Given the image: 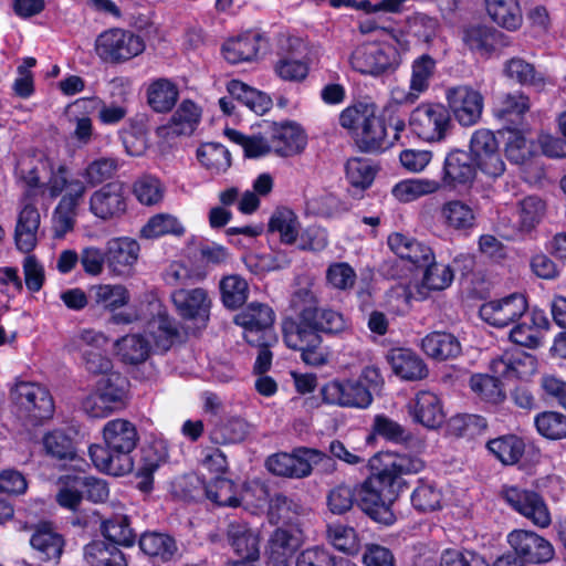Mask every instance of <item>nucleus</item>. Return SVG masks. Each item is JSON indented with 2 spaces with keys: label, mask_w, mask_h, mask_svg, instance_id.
<instances>
[{
  "label": "nucleus",
  "mask_w": 566,
  "mask_h": 566,
  "mask_svg": "<svg viewBox=\"0 0 566 566\" xmlns=\"http://www.w3.org/2000/svg\"><path fill=\"white\" fill-rule=\"evenodd\" d=\"M30 545L39 560L49 566H56L63 554L65 539L50 524L44 523L34 528Z\"/></svg>",
  "instance_id": "4be33fe9"
},
{
  "label": "nucleus",
  "mask_w": 566,
  "mask_h": 566,
  "mask_svg": "<svg viewBox=\"0 0 566 566\" xmlns=\"http://www.w3.org/2000/svg\"><path fill=\"white\" fill-rule=\"evenodd\" d=\"M206 496L220 507H238L241 505L235 484L227 478L216 476L205 486Z\"/></svg>",
  "instance_id": "5fc2aeb1"
},
{
  "label": "nucleus",
  "mask_w": 566,
  "mask_h": 566,
  "mask_svg": "<svg viewBox=\"0 0 566 566\" xmlns=\"http://www.w3.org/2000/svg\"><path fill=\"white\" fill-rule=\"evenodd\" d=\"M250 433L249 422L239 416L226 418L212 432L217 443L231 444L243 441Z\"/></svg>",
  "instance_id": "0e129e2a"
},
{
  "label": "nucleus",
  "mask_w": 566,
  "mask_h": 566,
  "mask_svg": "<svg viewBox=\"0 0 566 566\" xmlns=\"http://www.w3.org/2000/svg\"><path fill=\"white\" fill-rule=\"evenodd\" d=\"M421 347L427 356L439 361L458 357L462 349L459 339L447 332L428 334L422 339Z\"/></svg>",
  "instance_id": "ea45409f"
},
{
  "label": "nucleus",
  "mask_w": 566,
  "mask_h": 566,
  "mask_svg": "<svg viewBox=\"0 0 566 566\" xmlns=\"http://www.w3.org/2000/svg\"><path fill=\"white\" fill-rule=\"evenodd\" d=\"M489 451L504 465L516 464L525 451L524 441L515 434H505L488 442Z\"/></svg>",
  "instance_id": "3c124183"
},
{
  "label": "nucleus",
  "mask_w": 566,
  "mask_h": 566,
  "mask_svg": "<svg viewBox=\"0 0 566 566\" xmlns=\"http://www.w3.org/2000/svg\"><path fill=\"white\" fill-rule=\"evenodd\" d=\"M171 301L178 314L186 319L208 318L211 301L205 289H176Z\"/></svg>",
  "instance_id": "bb28decb"
},
{
  "label": "nucleus",
  "mask_w": 566,
  "mask_h": 566,
  "mask_svg": "<svg viewBox=\"0 0 566 566\" xmlns=\"http://www.w3.org/2000/svg\"><path fill=\"white\" fill-rule=\"evenodd\" d=\"M227 88L238 103L247 106L255 114L263 115L272 107V99L269 95L241 81H230Z\"/></svg>",
  "instance_id": "c03bdc74"
},
{
  "label": "nucleus",
  "mask_w": 566,
  "mask_h": 566,
  "mask_svg": "<svg viewBox=\"0 0 566 566\" xmlns=\"http://www.w3.org/2000/svg\"><path fill=\"white\" fill-rule=\"evenodd\" d=\"M301 546L300 531L293 527L275 528L265 547L270 566H292L291 560Z\"/></svg>",
  "instance_id": "6ab92c4d"
},
{
  "label": "nucleus",
  "mask_w": 566,
  "mask_h": 566,
  "mask_svg": "<svg viewBox=\"0 0 566 566\" xmlns=\"http://www.w3.org/2000/svg\"><path fill=\"white\" fill-rule=\"evenodd\" d=\"M388 361L394 373L405 380H420L428 376V367L415 352L405 348L391 349Z\"/></svg>",
  "instance_id": "f704fd0d"
},
{
  "label": "nucleus",
  "mask_w": 566,
  "mask_h": 566,
  "mask_svg": "<svg viewBox=\"0 0 566 566\" xmlns=\"http://www.w3.org/2000/svg\"><path fill=\"white\" fill-rule=\"evenodd\" d=\"M500 134L505 140V156L512 164L522 165L532 157L533 145L522 130L506 127Z\"/></svg>",
  "instance_id": "6e6d98bb"
},
{
  "label": "nucleus",
  "mask_w": 566,
  "mask_h": 566,
  "mask_svg": "<svg viewBox=\"0 0 566 566\" xmlns=\"http://www.w3.org/2000/svg\"><path fill=\"white\" fill-rule=\"evenodd\" d=\"M325 403L342 408L367 409L374 401L370 389L356 378H335L321 388Z\"/></svg>",
  "instance_id": "9b49d317"
},
{
  "label": "nucleus",
  "mask_w": 566,
  "mask_h": 566,
  "mask_svg": "<svg viewBox=\"0 0 566 566\" xmlns=\"http://www.w3.org/2000/svg\"><path fill=\"white\" fill-rule=\"evenodd\" d=\"M426 268L421 284L416 285L415 291H410V297L416 301L426 300L430 291H442L453 281L452 269L434 260L423 265Z\"/></svg>",
  "instance_id": "e433bc0d"
},
{
  "label": "nucleus",
  "mask_w": 566,
  "mask_h": 566,
  "mask_svg": "<svg viewBox=\"0 0 566 566\" xmlns=\"http://www.w3.org/2000/svg\"><path fill=\"white\" fill-rule=\"evenodd\" d=\"M447 108L449 114L462 127L478 124L484 108V97L480 91L469 85H457L446 91Z\"/></svg>",
  "instance_id": "ddd939ff"
},
{
  "label": "nucleus",
  "mask_w": 566,
  "mask_h": 566,
  "mask_svg": "<svg viewBox=\"0 0 566 566\" xmlns=\"http://www.w3.org/2000/svg\"><path fill=\"white\" fill-rule=\"evenodd\" d=\"M86 185L85 180L69 178L67 167L59 165L56 169L52 168L51 176L43 187V195H48L49 200L62 196L60 202L77 208L86 193Z\"/></svg>",
  "instance_id": "a211bd4d"
},
{
  "label": "nucleus",
  "mask_w": 566,
  "mask_h": 566,
  "mask_svg": "<svg viewBox=\"0 0 566 566\" xmlns=\"http://www.w3.org/2000/svg\"><path fill=\"white\" fill-rule=\"evenodd\" d=\"M269 41L264 33L248 31L237 38L229 39L222 45L224 59L231 64L254 60L261 50H265Z\"/></svg>",
  "instance_id": "5701e85b"
},
{
  "label": "nucleus",
  "mask_w": 566,
  "mask_h": 566,
  "mask_svg": "<svg viewBox=\"0 0 566 566\" xmlns=\"http://www.w3.org/2000/svg\"><path fill=\"white\" fill-rule=\"evenodd\" d=\"M145 50L143 38L129 30L119 28L102 32L95 41V51L98 57L112 64H119L132 60Z\"/></svg>",
  "instance_id": "0eeeda50"
},
{
  "label": "nucleus",
  "mask_w": 566,
  "mask_h": 566,
  "mask_svg": "<svg viewBox=\"0 0 566 566\" xmlns=\"http://www.w3.org/2000/svg\"><path fill=\"white\" fill-rule=\"evenodd\" d=\"M476 168L471 156L463 150L455 149L447 155L439 182L441 188L465 186L474 180Z\"/></svg>",
  "instance_id": "b1692460"
},
{
  "label": "nucleus",
  "mask_w": 566,
  "mask_h": 566,
  "mask_svg": "<svg viewBox=\"0 0 566 566\" xmlns=\"http://www.w3.org/2000/svg\"><path fill=\"white\" fill-rule=\"evenodd\" d=\"M528 310L527 300L523 294L513 293L499 300L481 305L480 317L491 326L504 328L517 322Z\"/></svg>",
  "instance_id": "dca6fc26"
},
{
  "label": "nucleus",
  "mask_w": 566,
  "mask_h": 566,
  "mask_svg": "<svg viewBox=\"0 0 566 566\" xmlns=\"http://www.w3.org/2000/svg\"><path fill=\"white\" fill-rule=\"evenodd\" d=\"M119 168L118 160L112 157H101L91 161L80 174L90 186H97L112 179Z\"/></svg>",
  "instance_id": "774afa93"
},
{
  "label": "nucleus",
  "mask_w": 566,
  "mask_h": 566,
  "mask_svg": "<svg viewBox=\"0 0 566 566\" xmlns=\"http://www.w3.org/2000/svg\"><path fill=\"white\" fill-rule=\"evenodd\" d=\"M185 233V227L177 217L169 213L153 216L140 229V237L144 239H157L163 235L172 234L180 237Z\"/></svg>",
  "instance_id": "052dcab7"
},
{
  "label": "nucleus",
  "mask_w": 566,
  "mask_h": 566,
  "mask_svg": "<svg viewBox=\"0 0 566 566\" xmlns=\"http://www.w3.org/2000/svg\"><path fill=\"white\" fill-rule=\"evenodd\" d=\"M300 223L295 213L287 209H276L269 221V232L279 234L280 241L292 244L298 235Z\"/></svg>",
  "instance_id": "4d7b16f0"
},
{
  "label": "nucleus",
  "mask_w": 566,
  "mask_h": 566,
  "mask_svg": "<svg viewBox=\"0 0 566 566\" xmlns=\"http://www.w3.org/2000/svg\"><path fill=\"white\" fill-rule=\"evenodd\" d=\"M409 415L417 423L428 429H436L444 421V413L439 397L428 390L419 391L408 405Z\"/></svg>",
  "instance_id": "cd10ccee"
},
{
  "label": "nucleus",
  "mask_w": 566,
  "mask_h": 566,
  "mask_svg": "<svg viewBox=\"0 0 566 566\" xmlns=\"http://www.w3.org/2000/svg\"><path fill=\"white\" fill-rule=\"evenodd\" d=\"M221 301L227 308H238L243 305L248 298V282L238 274L227 275L219 283Z\"/></svg>",
  "instance_id": "e2e57ef3"
},
{
  "label": "nucleus",
  "mask_w": 566,
  "mask_h": 566,
  "mask_svg": "<svg viewBox=\"0 0 566 566\" xmlns=\"http://www.w3.org/2000/svg\"><path fill=\"white\" fill-rule=\"evenodd\" d=\"M348 62L355 72L379 77L395 73L402 63V54L391 42L368 41L354 48Z\"/></svg>",
  "instance_id": "20e7f679"
},
{
  "label": "nucleus",
  "mask_w": 566,
  "mask_h": 566,
  "mask_svg": "<svg viewBox=\"0 0 566 566\" xmlns=\"http://www.w3.org/2000/svg\"><path fill=\"white\" fill-rule=\"evenodd\" d=\"M464 45L481 57H490L497 49L507 45L506 36L488 25H471L463 30Z\"/></svg>",
  "instance_id": "a878e982"
},
{
  "label": "nucleus",
  "mask_w": 566,
  "mask_h": 566,
  "mask_svg": "<svg viewBox=\"0 0 566 566\" xmlns=\"http://www.w3.org/2000/svg\"><path fill=\"white\" fill-rule=\"evenodd\" d=\"M381 468L378 471L387 479V483L395 484L403 474H415L424 468V462L417 455L407 453H384L379 457Z\"/></svg>",
  "instance_id": "4c0bfd02"
},
{
  "label": "nucleus",
  "mask_w": 566,
  "mask_h": 566,
  "mask_svg": "<svg viewBox=\"0 0 566 566\" xmlns=\"http://www.w3.org/2000/svg\"><path fill=\"white\" fill-rule=\"evenodd\" d=\"M295 566H356L348 559L336 556L328 548L313 546L303 549L296 557Z\"/></svg>",
  "instance_id": "338daca9"
},
{
  "label": "nucleus",
  "mask_w": 566,
  "mask_h": 566,
  "mask_svg": "<svg viewBox=\"0 0 566 566\" xmlns=\"http://www.w3.org/2000/svg\"><path fill=\"white\" fill-rule=\"evenodd\" d=\"M90 297L97 306L115 311L125 306L130 295L122 284H98L91 287Z\"/></svg>",
  "instance_id": "864d4df0"
},
{
  "label": "nucleus",
  "mask_w": 566,
  "mask_h": 566,
  "mask_svg": "<svg viewBox=\"0 0 566 566\" xmlns=\"http://www.w3.org/2000/svg\"><path fill=\"white\" fill-rule=\"evenodd\" d=\"M227 539L241 558H259V535L242 521H232L227 528Z\"/></svg>",
  "instance_id": "72a5a7b5"
},
{
  "label": "nucleus",
  "mask_w": 566,
  "mask_h": 566,
  "mask_svg": "<svg viewBox=\"0 0 566 566\" xmlns=\"http://www.w3.org/2000/svg\"><path fill=\"white\" fill-rule=\"evenodd\" d=\"M11 398L20 416L33 426L52 418L54 401L50 391L35 382L20 381L11 391Z\"/></svg>",
  "instance_id": "6e6552de"
},
{
  "label": "nucleus",
  "mask_w": 566,
  "mask_h": 566,
  "mask_svg": "<svg viewBox=\"0 0 566 566\" xmlns=\"http://www.w3.org/2000/svg\"><path fill=\"white\" fill-rule=\"evenodd\" d=\"M138 432L134 423L126 419H113L103 428L102 444H92L90 458L95 468L104 473L122 476L133 471L132 452L138 442Z\"/></svg>",
  "instance_id": "f257e3e1"
},
{
  "label": "nucleus",
  "mask_w": 566,
  "mask_h": 566,
  "mask_svg": "<svg viewBox=\"0 0 566 566\" xmlns=\"http://www.w3.org/2000/svg\"><path fill=\"white\" fill-rule=\"evenodd\" d=\"M200 118L201 108L191 99H184L163 129L167 135L189 136L197 129Z\"/></svg>",
  "instance_id": "58836bf2"
},
{
  "label": "nucleus",
  "mask_w": 566,
  "mask_h": 566,
  "mask_svg": "<svg viewBox=\"0 0 566 566\" xmlns=\"http://www.w3.org/2000/svg\"><path fill=\"white\" fill-rule=\"evenodd\" d=\"M136 240L122 237L109 240L106 244V263L115 275H128L139 255Z\"/></svg>",
  "instance_id": "393cba45"
},
{
  "label": "nucleus",
  "mask_w": 566,
  "mask_h": 566,
  "mask_svg": "<svg viewBox=\"0 0 566 566\" xmlns=\"http://www.w3.org/2000/svg\"><path fill=\"white\" fill-rule=\"evenodd\" d=\"M387 243L397 256L418 268L434 260L431 248L412 237L396 232L388 237Z\"/></svg>",
  "instance_id": "c85d7f7f"
},
{
  "label": "nucleus",
  "mask_w": 566,
  "mask_h": 566,
  "mask_svg": "<svg viewBox=\"0 0 566 566\" xmlns=\"http://www.w3.org/2000/svg\"><path fill=\"white\" fill-rule=\"evenodd\" d=\"M378 438L387 442L405 447H421L420 439L415 437L406 427L385 413H377L373 418L366 443L371 444Z\"/></svg>",
  "instance_id": "412c9836"
},
{
  "label": "nucleus",
  "mask_w": 566,
  "mask_h": 566,
  "mask_svg": "<svg viewBox=\"0 0 566 566\" xmlns=\"http://www.w3.org/2000/svg\"><path fill=\"white\" fill-rule=\"evenodd\" d=\"M273 153L281 157H291L302 153L307 145L303 128L293 122L273 124L269 129Z\"/></svg>",
  "instance_id": "aec40b11"
},
{
  "label": "nucleus",
  "mask_w": 566,
  "mask_h": 566,
  "mask_svg": "<svg viewBox=\"0 0 566 566\" xmlns=\"http://www.w3.org/2000/svg\"><path fill=\"white\" fill-rule=\"evenodd\" d=\"M101 532L109 541L108 544L130 547L135 544L137 534L130 526V520L125 514H113L101 522ZM107 544V542H104Z\"/></svg>",
  "instance_id": "79ce46f5"
},
{
  "label": "nucleus",
  "mask_w": 566,
  "mask_h": 566,
  "mask_svg": "<svg viewBox=\"0 0 566 566\" xmlns=\"http://www.w3.org/2000/svg\"><path fill=\"white\" fill-rule=\"evenodd\" d=\"M139 547L154 564L171 560L178 549L174 537L156 532L143 534L139 538Z\"/></svg>",
  "instance_id": "a19ab883"
},
{
  "label": "nucleus",
  "mask_w": 566,
  "mask_h": 566,
  "mask_svg": "<svg viewBox=\"0 0 566 566\" xmlns=\"http://www.w3.org/2000/svg\"><path fill=\"white\" fill-rule=\"evenodd\" d=\"M90 212L103 220L122 218L127 211V196L123 182L113 181L95 190L88 200Z\"/></svg>",
  "instance_id": "2eb2a0df"
},
{
  "label": "nucleus",
  "mask_w": 566,
  "mask_h": 566,
  "mask_svg": "<svg viewBox=\"0 0 566 566\" xmlns=\"http://www.w3.org/2000/svg\"><path fill=\"white\" fill-rule=\"evenodd\" d=\"M507 542L515 555L528 564H544L554 557L553 545L543 536L527 530H514Z\"/></svg>",
  "instance_id": "f3484780"
},
{
  "label": "nucleus",
  "mask_w": 566,
  "mask_h": 566,
  "mask_svg": "<svg viewBox=\"0 0 566 566\" xmlns=\"http://www.w3.org/2000/svg\"><path fill=\"white\" fill-rule=\"evenodd\" d=\"M178 87L167 78L151 82L147 88V103L156 113H167L176 105Z\"/></svg>",
  "instance_id": "49530a36"
},
{
  "label": "nucleus",
  "mask_w": 566,
  "mask_h": 566,
  "mask_svg": "<svg viewBox=\"0 0 566 566\" xmlns=\"http://www.w3.org/2000/svg\"><path fill=\"white\" fill-rule=\"evenodd\" d=\"M527 367L531 370L534 368L533 356L520 349L505 352L491 360L492 376L474 374L470 377V388L480 400L493 405L500 403L505 398L500 378H522L528 373Z\"/></svg>",
  "instance_id": "f03ea898"
},
{
  "label": "nucleus",
  "mask_w": 566,
  "mask_h": 566,
  "mask_svg": "<svg viewBox=\"0 0 566 566\" xmlns=\"http://www.w3.org/2000/svg\"><path fill=\"white\" fill-rule=\"evenodd\" d=\"M520 319L522 321L512 328L510 339L516 345L536 347L539 344L541 331L548 326L545 313L536 308L527 310Z\"/></svg>",
  "instance_id": "c756f323"
},
{
  "label": "nucleus",
  "mask_w": 566,
  "mask_h": 566,
  "mask_svg": "<svg viewBox=\"0 0 566 566\" xmlns=\"http://www.w3.org/2000/svg\"><path fill=\"white\" fill-rule=\"evenodd\" d=\"M40 220L36 207L25 202L19 212L14 232L15 244L20 251L28 253L36 245Z\"/></svg>",
  "instance_id": "473e14b6"
},
{
  "label": "nucleus",
  "mask_w": 566,
  "mask_h": 566,
  "mask_svg": "<svg viewBox=\"0 0 566 566\" xmlns=\"http://www.w3.org/2000/svg\"><path fill=\"white\" fill-rule=\"evenodd\" d=\"M323 460L331 461V458L316 449L297 448L292 453L279 452L270 455L265 467L277 476L303 479L311 475L313 465Z\"/></svg>",
  "instance_id": "1a4fd4ad"
},
{
  "label": "nucleus",
  "mask_w": 566,
  "mask_h": 566,
  "mask_svg": "<svg viewBox=\"0 0 566 566\" xmlns=\"http://www.w3.org/2000/svg\"><path fill=\"white\" fill-rule=\"evenodd\" d=\"M84 558L91 566H128L125 554L104 541H93L84 547Z\"/></svg>",
  "instance_id": "de8ad7c7"
},
{
  "label": "nucleus",
  "mask_w": 566,
  "mask_h": 566,
  "mask_svg": "<svg viewBox=\"0 0 566 566\" xmlns=\"http://www.w3.org/2000/svg\"><path fill=\"white\" fill-rule=\"evenodd\" d=\"M441 189L439 181L426 178H412L398 182L392 195L402 202L413 201L422 196L431 195Z\"/></svg>",
  "instance_id": "bf43d9fd"
},
{
  "label": "nucleus",
  "mask_w": 566,
  "mask_h": 566,
  "mask_svg": "<svg viewBox=\"0 0 566 566\" xmlns=\"http://www.w3.org/2000/svg\"><path fill=\"white\" fill-rule=\"evenodd\" d=\"M151 306L156 310V314L149 322L155 346L161 352H167L180 336L178 324L159 302Z\"/></svg>",
  "instance_id": "c9c22d12"
},
{
  "label": "nucleus",
  "mask_w": 566,
  "mask_h": 566,
  "mask_svg": "<svg viewBox=\"0 0 566 566\" xmlns=\"http://www.w3.org/2000/svg\"><path fill=\"white\" fill-rule=\"evenodd\" d=\"M313 312L305 311L297 319L285 318L282 334L285 345L301 353V359L310 366L319 367L328 363L329 352L314 325Z\"/></svg>",
  "instance_id": "7ed1b4c3"
},
{
  "label": "nucleus",
  "mask_w": 566,
  "mask_h": 566,
  "mask_svg": "<svg viewBox=\"0 0 566 566\" xmlns=\"http://www.w3.org/2000/svg\"><path fill=\"white\" fill-rule=\"evenodd\" d=\"M411 132L422 142L443 143L452 133L453 123L449 109L442 103H421L409 116Z\"/></svg>",
  "instance_id": "423d86ee"
},
{
  "label": "nucleus",
  "mask_w": 566,
  "mask_h": 566,
  "mask_svg": "<svg viewBox=\"0 0 566 566\" xmlns=\"http://www.w3.org/2000/svg\"><path fill=\"white\" fill-rule=\"evenodd\" d=\"M546 213V203L538 196H527L517 202V221L515 229L520 233H530L543 220Z\"/></svg>",
  "instance_id": "37998d69"
},
{
  "label": "nucleus",
  "mask_w": 566,
  "mask_h": 566,
  "mask_svg": "<svg viewBox=\"0 0 566 566\" xmlns=\"http://www.w3.org/2000/svg\"><path fill=\"white\" fill-rule=\"evenodd\" d=\"M73 106L86 113L98 111V118L101 123L105 125H115L127 115L125 107L114 104L105 105V103L96 96L78 98L73 103Z\"/></svg>",
  "instance_id": "680f3d73"
},
{
  "label": "nucleus",
  "mask_w": 566,
  "mask_h": 566,
  "mask_svg": "<svg viewBox=\"0 0 566 566\" xmlns=\"http://www.w3.org/2000/svg\"><path fill=\"white\" fill-rule=\"evenodd\" d=\"M273 310L263 303H250L234 317V323L243 328V337L252 346L271 345L274 340Z\"/></svg>",
  "instance_id": "9d476101"
},
{
  "label": "nucleus",
  "mask_w": 566,
  "mask_h": 566,
  "mask_svg": "<svg viewBox=\"0 0 566 566\" xmlns=\"http://www.w3.org/2000/svg\"><path fill=\"white\" fill-rule=\"evenodd\" d=\"M436 60L424 53L411 63V75L409 82V91L399 99L400 103L413 104L421 94L430 86L436 72Z\"/></svg>",
  "instance_id": "7c9ffc66"
},
{
  "label": "nucleus",
  "mask_w": 566,
  "mask_h": 566,
  "mask_svg": "<svg viewBox=\"0 0 566 566\" xmlns=\"http://www.w3.org/2000/svg\"><path fill=\"white\" fill-rule=\"evenodd\" d=\"M386 480L380 471L371 474L356 488V503L375 522L391 525L396 520L391 510L394 484Z\"/></svg>",
  "instance_id": "39448f33"
},
{
  "label": "nucleus",
  "mask_w": 566,
  "mask_h": 566,
  "mask_svg": "<svg viewBox=\"0 0 566 566\" xmlns=\"http://www.w3.org/2000/svg\"><path fill=\"white\" fill-rule=\"evenodd\" d=\"M327 541L338 551L348 555H355L360 549V541L354 527L333 523L327 525Z\"/></svg>",
  "instance_id": "69168bd1"
},
{
  "label": "nucleus",
  "mask_w": 566,
  "mask_h": 566,
  "mask_svg": "<svg viewBox=\"0 0 566 566\" xmlns=\"http://www.w3.org/2000/svg\"><path fill=\"white\" fill-rule=\"evenodd\" d=\"M197 158L211 175H220L231 166V155L220 143H203L197 149Z\"/></svg>",
  "instance_id": "8fccbe9b"
},
{
  "label": "nucleus",
  "mask_w": 566,
  "mask_h": 566,
  "mask_svg": "<svg viewBox=\"0 0 566 566\" xmlns=\"http://www.w3.org/2000/svg\"><path fill=\"white\" fill-rule=\"evenodd\" d=\"M440 216L443 223L453 230L465 231L475 226L473 209L461 200H450L442 205Z\"/></svg>",
  "instance_id": "09e8293b"
},
{
  "label": "nucleus",
  "mask_w": 566,
  "mask_h": 566,
  "mask_svg": "<svg viewBox=\"0 0 566 566\" xmlns=\"http://www.w3.org/2000/svg\"><path fill=\"white\" fill-rule=\"evenodd\" d=\"M356 142L365 153H381L394 146V139H390L385 122L376 116V112H373L364 123Z\"/></svg>",
  "instance_id": "2f4dec72"
},
{
  "label": "nucleus",
  "mask_w": 566,
  "mask_h": 566,
  "mask_svg": "<svg viewBox=\"0 0 566 566\" xmlns=\"http://www.w3.org/2000/svg\"><path fill=\"white\" fill-rule=\"evenodd\" d=\"M132 191L140 205L153 207L164 200L166 188L158 177L146 174L134 181Z\"/></svg>",
  "instance_id": "13d9d810"
},
{
  "label": "nucleus",
  "mask_w": 566,
  "mask_h": 566,
  "mask_svg": "<svg viewBox=\"0 0 566 566\" xmlns=\"http://www.w3.org/2000/svg\"><path fill=\"white\" fill-rule=\"evenodd\" d=\"M501 496L516 513L534 526L546 528L552 523L549 509L541 494L518 486H503Z\"/></svg>",
  "instance_id": "f8f14e48"
},
{
  "label": "nucleus",
  "mask_w": 566,
  "mask_h": 566,
  "mask_svg": "<svg viewBox=\"0 0 566 566\" xmlns=\"http://www.w3.org/2000/svg\"><path fill=\"white\" fill-rule=\"evenodd\" d=\"M471 158L475 166L485 175L497 178L505 171V163L493 132L481 128L470 139Z\"/></svg>",
  "instance_id": "4468645a"
},
{
  "label": "nucleus",
  "mask_w": 566,
  "mask_h": 566,
  "mask_svg": "<svg viewBox=\"0 0 566 566\" xmlns=\"http://www.w3.org/2000/svg\"><path fill=\"white\" fill-rule=\"evenodd\" d=\"M117 355L123 361L137 365L144 363L150 354L149 340L140 334H132L117 339L115 343Z\"/></svg>",
  "instance_id": "603ef678"
},
{
  "label": "nucleus",
  "mask_w": 566,
  "mask_h": 566,
  "mask_svg": "<svg viewBox=\"0 0 566 566\" xmlns=\"http://www.w3.org/2000/svg\"><path fill=\"white\" fill-rule=\"evenodd\" d=\"M490 18L503 29L515 31L522 25L523 17L517 0H485Z\"/></svg>",
  "instance_id": "a18cd8bd"
}]
</instances>
